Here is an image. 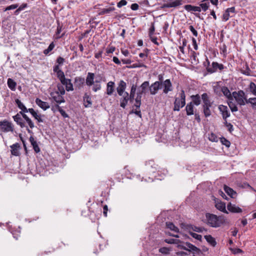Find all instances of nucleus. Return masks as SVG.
Listing matches in <instances>:
<instances>
[{
    "label": "nucleus",
    "mask_w": 256,
    "mask_h": 256,
    "mask_svg": "<svg viewBox=\"0 0 256 256\" xmlns=\"http://www.w3.org/2000/svg\"><path fill=\"white\" fill-rule=\"evenodd\" d=\"M206 224L212 227L218 228L222 224L220 218L215 214L206 213Z\"/></svg>",
    "instance_id": "nucleus-1"
},
{
    "label": "nucleus",
    "mask_w": 256,
    "mask_h": 256,
    "mask_svg": "<svg viewBox=\"0 0 256 256\" xmlns=\"http://www.w3.org/2000/svg\"><path fill=\"white\" fill-rule=\"evenodd\" d=\"M179 98H175L174 102V111H180V108H183L186 104V94L183 90H181L180 93Z\"/></svg>",
    "instance_id": "nucleus-2"
},
{
    "label": "nucleus",
    "mask_w": 256,
    "mask_h": 256,
    "mask_svg": "<svg viewBox=\"0 0 256 256\" xmlns=\"http://www.w3.org/2000/svg\"><path fill=\"white\" fill-rule=\"evenodd\" d=\"M234 98L238 104L240 106H244L246 104V100H248L246 98V97L245 96L244 92L242 90H240L236 92H232V98Z\"/></svg>",
    "instance_id": "nucleus-3"
},
{
    "label": "nucleus",
    "mask_w": 256,
    "mask_h": 256,
    "mask_svg": "<svg viewBox=\"0 0 256 256\" xmlns=\"http://www.w3.org/2000/svg\"><path fill=\"white\" fill-rule=\"evenodd\" d=\"M0 130L4 132H13L14 126L12 122L4 120L0 122Z\"/></svg>",
    "instance_id": "nucleus-4"
},
{
    "label": "nucleus",
    "mask_w": 256,
    "mask_h": 256,
    "mask_svg": "<svg viewBox=\"0 0 256 256\" xmlns=\"http://www.w3.org/2000/svg\"><path fill=\"white\" fill-rule=\"evenodd\" d=\"M162 82H155L150 86H149V90L150 94L155 95L157 94L158 90L162 88Z\"/></svg>",
    "instance_id": "nucleus-5"
},
{
    "label": "nucleus",
    "mask_w": 256,
    "mask_h": 256,
    "mask_svg": "<svg viewBox=\"0 0 256 256\" xmlns=\"http://www.w3.org/2000/svg\"><path fill=\"white\" fill-rule=\"evenodd\" d=\"M222 70L224 68V66L222 64H220L217 62H213L212 64V67L207 68V71L210 73H214L216 72L217 69Z\"/></svg>",
    "instance_id": "nucleus-6"
},
{
    "label": "nucleus",
    "mask_w": 256,
    "mask_h": 256,
    "mask_svg": "<svg viewBox=\"0 0 256 256\" xmlns=\"http://www.w3.org/2000/svg\"><path fill=\"white\" fill-rule=\"evenodd\" d=\"M50 96L52 100L58 104H61L65 102L62 95L60 94L59 92H56L50 93Z\"/></svg>",
    "instance_id": "nucleus-7"
},
{
    "label": "nucleus",
    "mask_w": 256,
    "mask_h": 256,
    "mask_svg": "<svg viewBox=\"0 0 256 256\" xmlns=\"http://www.w3.org/2000/svg\"><path fill=\"white\" fill-rule=\"evenodd\" d=\"M218 109L222 114L223 119L226 120V118L230 116V112L228 107L224 105H220Z\"/></svg>",
    "instance_id": "nucleus-8"
},
{
    "label": "nucleus",
    "mask_w": 256,
    "mask_h": 256,
    "mask_svg": "<svg viewBox=\"0 0 256 256\" xmlns=\"http://www.w3.org/2000/svg\"><path fill=\"white\" fill-rule=\"evenodd\" d=\"M162 86H164V89L163 92L165 94H168L169 92L172 90V82L169 79H167L162 82Z\"/></svg>",
    "instance_id": "nucleus-9"
},
{
    "label": "nucleus",
    "mask_w": 256,
    "mask_h": 256,
    "mask_svg": "<svg viewBox=\"0 0 256 256\" xmlns=\"http://www.w3.org/2000/svg\"><path fill=\"white\" fill-rule=\"evenodd\" d=\"M85 80L81 76H76L74 80V84L76 88L80 90L83 88Z\"/></svg>",
    "instance_id": "nucleus-10"
},
{
    "label": "nucleus",
    "mask_w": 256,
    "mask_h": 256,
    "mask_svg": "<svg viewBox=\"0 0 256 256\" xmlns=\"http://www.w3.org/2000/svg\"><path fill=\"white\" fill-rule=\"evenodd\" d=\"M228 210L231 212L240 213L242 212V209L234 204L229 202L227 205Z\"/></svg>",
    "instance_id": "nucleus-11"
},
{
    "label": "nucleus",
    "mask_w": 256,
    "mask_h": 256,
    "mask_svg": "<svg viewBox=\"0 0 256 256\" xmlns=\"http://www.w3.org/2000/svg\"><path fill=\"white\" fill-rule=\"evenodd\" d=\"M186 245L188 248H186L185 246L181 245H178V246L184 250H188L189 252L192 250L196 252H198L200 251L199 248L190 242H186Z\"/></svg>",
    "instance_id": "nucleus-12"
},
{
    "label": "nucleus",
    "mask_w": 256,
    "mask_h": 256,
    "mask_svg": "<svg viewBox=\"0 0 256 256\" xmlns=\"http://www.w3.org/2000/svg\"><path fill=\"white\" fill-rule=\"evenodd\" d=\"M148 88H149V82L148 81H145L142 83L138 88L137 92L142 95L143 94H146Z\"/></svg>",
    "instance_id": "nucleus-13"
},
{
    "label": "nucleus",
    "mask_w": 256,
    "mask_h": 256,
    "mask_svg": "<svg viewBox=\"0 0 256 256\" xmlns=\"http://www.w3.org/2000/svg\"><path fill=\"white\" fill-rule=\"evenodd\" d=\"M126 83L122 80L120 82L118 86L116 88L118 94L119 96L122 95L126 93Z\"/></svg>",
    "instance_id": "nucleus-14"
},
{
    "label": "nucleus",
    "mask_w": 256,
    "mask_h": 256,
    "mask_svg": "<svg viewBox=\"0 0 256 256\" xmlns=\"http://www.w3.org/2000/svg\"><path fill=\"white\" fill-rule=\"evenodd\" d=\"M61 83L66 86V90L68 92L74 90L73 84L72 83L70 79L65 78L63 80H62Z\"/></svg>",
    "instance_id": "nucleus-15"
},
{
    "label": "nucleus",
    "mask_w": 256,
    "mask_h": 256,
    "mask_svg": "<svg viewBox=\"0 0 256 256\" xmlns=\"http://www.w3.org/2000/svg\"><path fill=\"white\" fill-rule=\"evenodd\" d=\"M120 96H122L120 99V106L123 108H124L128 104V101L129 100L128 93V92H126V93L122 95H120Z\"/></svg>",
    "instance_id": "nucleus-16"
},
{
    "label": "nucleus",
    "mask_w": 256,
    "mask_h": 256,
    "mask_svg": "<svg viewBox=\"0 0 256 256\" xmlns=\"http://www.w3.org/2000/svg\"><path fill=\"white\" fill-rule=\"evenodd\" d=\"M114 82L110 81L107 83L106 94L108 96H111L114 91Z\"/></svg>",
    "instance_id": "nucleus-17"
},
{
    "label": "nucleus",
    "mask_w": 256,
    "mask_h": 256,
    "mask_svg": "<svg viewBox=\"0 0 256 256\" xmlns=\"http://www.w3.org/2000/svg\"><path fill=\"white\" fill-rule=\"evenodd\" d=\"M36 103L38 106L44 110H46L50 108V106L48 102H43L38 98H36Z\"/></svg>",
    "instance_id": "nucleus-18"
},
{
    "label": "nucleus",
    "mask_w": 256,
    "mask_h": 256,
    "mask_svg": "<svg viewBox=\"0 0 256 256\" xmlns=\"http://www.w3.org/2000/svg\"><path fill=\"white\" fill-rule=\"evenodd\" d=\"M11 148V154L15 156H18L20 155L19 149L20 145L18 143H16L10 146Z\"/></svg>",
    "instance_id": "nucleus-19"
},
{
    "label": "nucleus",
    "mask_w": 256,
    "mask_h": 256,
    "mask_svg": "<svg viewBox=\"0 0 256 256\" xmlns=\"http://www.w3.org/2000/svg\"><path fill=\"white\" fill-rule=\"evenodd\" d=\"M94 74L92 72H88L86 82L88 86H92L94 84Z\"/></svg>",
    "instance_id": "nucleus-20"
},
{
    "label": "nucleus",
    "mask_w": 256,
    "mask_h": 256,
    "mask_svg": "<svg viewBox=\"0 0 256 256\" xmlns=\"http://www.w3.org/2000/svg\"><path fill=\"white\" fill-rule=\"evenodd\" d=\"M201 98L203 102L202 106H212V102H210V100L206 93H204L202 94Z\"/></svg>",
    "instance_id": "nucleus-21"
},
{
    "label": "nucleus",
    "mask_w": 256,
    "mask_h": 256,
    "mask_svg": "<svg viewBox=\"0 0 256 256\" xmlns=\"http://www.w3.org/2000/svg\"><path fill=\"white\" fill-rule=\"evenodd\" d=\"M215 206L218 210L224 212H225L226 214L228 213L226 210V204L224 202H222L221 201L216 202Z\"/></svg>",
    "instance_id": "nucleus-22"
},
{
    "label": "nucleus",
    "mask_w": 256,
    "mask_h": 256,
    "mask_svg": "<svg viewBox=\"0 0 256 256\" xmlns=\"http://www.w3.org/2000/svg\"><path fill=\"white\" fill-rule=\"evenodd\" d=\"M83 100L86 108H88L91 106L92 104L91 98L87 93L84 94L83 97Z\"/></svg>",
    "instance_id": "nucleus-23"
},
{
    "label": "nucleus",
    "mask_w": 256,
    "mask_h": 256,
    "mask_svg": "<svg viewBox=\"0 0 256 256\" xmlns=\"http://www.w3.org/2000/svg\"><path fill=\"white\" fill-rule=\"evenodd\" d=\"M13 118L14 121L19 125L20 128H23L26 126L24 122H23V120L21 116H20L19 114H16L13 116Z\"/></svg>",
    "instance_id": "nucleus-24"
},
{
    "label": "nucleus",
    "mask_w": 256,
    "mask_h": 256,
    "mask_svg": "<svg viewBox=\"0 0 256 256\" xmlns=\"http://www.w3.org/2000/svg\"><path fill=\"white\" fill-rule=\"evenodd\" d=\"M221 91L228 100H233L232 94L228 88L226 86L221 88Z\"/></svg>",
    "instance_id": "nucleus-25"
},
{
    "label": "nucleus",
    "mask_w": 256,
    "mask_h": 256,
    "mask_svg": "<svg viewBox=\"0 0 256 256\" xmlns=\"http://www.w3.org/2000/svg\"><path fill=\"white\" fill-rule=\"evenodd\" d=\"M224 189L225 192L231 198H234L236 195V192L229 186L224 185Z\"/></svg>",
    "instance_id": "nucleus-26"
},
{
    "label": "nucleus",
    "mask_w": 256,
    "mask_h": 256,
    "mask_svg": "<svg viewBox=\"0 0 256 256\" xmlns=\"http://www.w3.org/2000/svg\"><path fill=\"white\" fill-rule=\"evenodd\" d=\"M194 105L192 102L188 103L186 107V110L188 116H191L194 114Z\"/></svg>",
    "instance_id": "nucleus-27"
},
{
    "label": "nucleus",
    "mask_w": 256,
    "mask_h": 256,
    "mask_svg": "<svg viewBox=\"0 0 256 256\" xmlns=\"http://www.w3.org/2000/svg\"><path fill=\"white\" fill-rule=\"evenodd\" d=\"M30 142L32 146L34 152L36 153L39 152H40V148L37 144L36 141L35 140L34 138L32 136L30 138Z\"/></svg>",
    "instance_id": "nucleus-28"
},
{
    "label": "nucleus",
    "mask_w": 256,
    "mask_h": 256,
    "mask_svg": "<svg viewBox=\"0 0 256 256\" xmlns=\"http://www.w3.org/2000/svg\"><path fill=\"white\" fill-rule=\"evenodd\" d=\"M186 229L187 230H190L192 229L194 231H195L198 232H202L205 230L204 228L202 227H198L196 226H193L190 224H188L186 226Z\"/></svg>",
    "instance_id": "nucleus-29"
},
{
    "label": "nucleus",
    "mask_w": 256,
    "mask_h": 256,
    "mask_svg": "<svg viewBox=\"0 0 256 256\" xmlns=\"http://www.w3.org/2000/svg\"><path fill=\"white\" fill-rule=\"evenodd\" d=\"M191 98L192 100V102L196 106H199L201 102V98L199 94H197L196 95H192L191 96Z\"/></svg>",
    "instance_id": "nucleus-30"
},
{
    "label": "nucleus",
    "mask_w": 256,
    "mask_h": 256,
    "mask_svg": "<svg viewBox=\"0 0 256 256\" xmlns=\"http://www.w3.org/2000/svg\"><path fill=\"white\" fill-rule=\"evenodd\" d=\"M142 98V94H140L138 93H136V96L135 98V104H134V106L136 108H139L141 105V100Z\"/></svg>",
    "instance_id": "nucleus-31"
},
{
    "label": "nucleus",
    "mask_w": 256,
    "mask_h": 256,
    "mask_svg": "<svg viewBox=\"0 0 256 256\" xmlns=\"http://www.w3.org/2000/svg\"><path fill=\"white\" fill-rule=\"evenodd\" d=\"M204 238L212 246H216V242L215 239L212 237L210 235H206L204 236Z\"/></svg>",
    "instance_id": "nucleus-32"
},
{
    "label": "nucleus",
    "mask_w": 256,
    "mask_h": 256,
    "mask_svg": "<svg viewBox=\"0 0 256 256\" xmlns=\"http://www.w3.org/2000/svg\"><path fill=\"white\" fill-rule=\"evenodd\" d=\"M246 104H250L252 109L256 110V98H250L246 100Z\"/></svg>",
    "instance_id": "nucleus-33"
},
{
    "label": "nucleus",
    "mask_w": 256,
    "mask_h": 256,
    "mask_svg": "<svg viewBox=\"0 0 256 256\" xmlns=\"http://www.w3.org/2000/svg\"><path fill=\"white\" fill-rule=\"evenodd\" d=\"M166 227L170 229L171 230H172L176 232H179V229L176 226L174 225V224L170 222H167L166 223Z\"/></svg>",
    "instance_id": "nucleus-34"
},
{
    "label": "nucleus",
    "mask_w": 256,
    "mask_h": 256,
    "mask_svg": "<svg viewBox=\"0 0 256 256\" xmlns=\"http://www.w3.org/2000/svg\"><path fill=\"white\" fill-rule=\"evenodd\" d=\"M16 104L18 107L23 112L27 111V108L23 104V103L18 99H16L15 100Z\"/></svg>",
    "instance_id": "nucleus-35"
},
{
    "label": "nucleus",
    "mask_w": 256,
    "mask_h": 256,
    "mask_svg": "<svg viewBox=\"0 0 256 256\" xmlns=\"http://www.w3.org/2000/svg\"><path fill=\"white\" fill-rule=\"evenodd\" d=\"M228 104L232 112H236L238 110V107L236 104L232 102V100H229Z\"/></svg>",
    "instance_id": "nucleus-36"
},
{
    "label": "nucleus",
    "mask_w": 256,
    "mask_h": 256,
    "mask_svg": "<svg viewBox=\"0 0 256 256\" xmlns=\"http://www.w3.org/2000/svg\"><path fill=\"white\" fill-rule=\"evenodd\" d=\"M210 107H212V106H202L204 114L206 117L210 116L211 115Z\"/></svg>",
    "instance_id": "nucleus-37"
},
{
    "label": "nucleus",
    "mask_w": 256,
    "mask_h": 256,
    "mask_svg": "<svg viewBox=\"0 0 256 256\" xmlns=\"http://www.w3.org/2000/svg\"><path fill=\"white\" fill-rule=\"evenodd\" d=\"M8 85L10 89L12 90H15L16 82L12 79L9 78L8 80Z\"/></svg>",
    "instance_id": "nucleus-38"
},
{
    "label": "nucleus",
    "mask_w": 256,
    "mask_h": 256,
    "mask_svg": "<svg viewBox=\"0 0 256 256\" xmlns=\"http://www.w3.org/2000/svg\"><path fill=\"white\" fill-rule=\"evenodd\" d=\"M168 2L172 8H175L182 4V0H170Z\"/></svg>",
    "instance_id": "nucleus-39"
},
{
    "label": "nucleus",
    "mask_w": 256,
    "mask_h": 256,
    "mask_svg": "<svg viewBox=\"0 0 256 256\" xmlns=\"http://www.w3.org/2000/svg\"><path fill=\"white\" fill-rule=\"evenodd\" d=\"M100 80H96L95 81V84H94L93 86H92V90L94 92H96L98 90H100L101 89V85L100 84Z\"/></svg>",
    "instance_id": "nucleus-40"
},
{
    "label": "nucleus",
    "mask_w": 256,
    "mask_h": 256,
    "mask_svg": "<svg viewBox=\"0 0 256 256\" xmlns=\"http://www.w3.org/2000/svg\"><path fill=\"white\" fill-rule=\"evenodd\" d=\"M250 92L254 96H256V84L253 82H251L250 84Z\"/></svg>",
    "instance_id": "nucleus-41"
},
{
    "label": "nucleus",
    "mask_w": 256,
    "mask_h": 256,
    "mask_svg": "<svg viewBox=\"0 0 256 256\" xmlns=\"http://www.w3.org/2000/svg\"><path fill=\"white\" fill-rule=\"evenodd\" d=\"M200 4V7L201 9H202L204 11H206L209 6H210V2H207L204 1V0Z\"/></svg>",
    "instance_id": "nucleus-42"
},
{
    "label": "nucleus",
    "mask_w": 256,
    "mask_h": 256,
    "mask_svg": "<svg viewBox=\"0 0 256 256\" xmlns=\"http://www.w3.org/2000/svg\"><path fill=\"white\" fill-rule=\"evenodd\" d=\"M54 44L53 42H52L48 46L47 49H46L44 50V54L46 55H47L54 48Z\"/></svg>",
    "instance_id": "nucleus-43"
},
{
    "label": "nucleus",
    "mask_w": 256,
    "mask_h": 256,
    "mask_svg": "<svg viewBox=\"0 0 256 256\" xmlns=\"http://www.w3.org/2000/svg\"><path fill=\"white\" fill-rule=\"evenodd\" d=\"M56 107L58 108V110L64 118H68V114L65 112L64 110L61 108L58 104H56Z\"/></svg>",
    "instance_id": "nucleus-44"
},
{
    "label": "nucleus",
    "mask_w": 256,
    "mask_h": 256,
    "mask_svg": "<svg viewBox=\"0 0 256 256\" xmlns=\"http://www.w3.org/2000/svg\"><path fill=\"white\" fill-rule=\"evenodd\" d=\"M57 77L59 78L60 82L62 80H63L64 79L66 78L64 76V72L61 70H59L58 72H56Z\"/></svg>",
    "instance_id": "nucleus-45"
},
{
    "label": "nucleus",
    "mask_w": 256,
    "mask_h": 256,
    "mask_svg": "<svg viewBox=\"0 0 256 256\" xmlns=\"http://www.w3.org/2000/svg\"><path fill=\"white\" fill-rule=\"evenodd\" d=\"M165 242L166 243L170 244H178L180 242V240L174 239V238H171L170 240H166Z\"/></svg>",
    "instance_id": "nucleus-46"
},
{
    "label": "nucleus",
    "mask_w": 256,
    "mask_h": 256,
    "mask_svg": "<svg viewBox=\"0 0 256 256\" xmlns=\"http://www.w3.org/2000/svg\"><path fill=\"white\" fill-rule=\"evenodd\" d=\"M114 10L115 8L114 7H110L108 8H104L100 12V14H104L109 13L111 12L114 11Z\"/></svg>",
    "instance_id": "nucleus-47"
},
{
    "label": "nucleus",
    "mask_w": 256,
    "mask_h": 256,
    "mask_svg": "<svg viewBox=\"0 0 256 256\" xmlns=\"http://www.w3.org/2000/svg\"><path fill=\"white\" fill-rule=\"evenodd\" d=\"M220 142L222 144L226 146V147H229L230 146V142L224 138H221Z\"/></svg>",
    "instance_id": "nucleus-48"
},
{
    "label": "nucleus",
    "mask_w": 256,
    "mask_h": 256,
    "mask_svg": "<svg viewBox=\"0 0 256 256\" xmlns=\"http://www.w3.org/2000/svg\"><path fill=\"white\" fill-rule=\"evenodd\" d=\"M190 234L192 238H194L198 240H201L202 238V236L201 235L198 234H197L194 233L193 232H190Z\"/></svg>",
    "instance_id": "nucleus-49"
},
{
    "label": "nucleus",
    "mask_w": 256,
    "mask_h": 256,
    "mask_svg": "<svg viewBox=\"0 0 256 256\" xmlns=\"http://www.w3.org/2000/svg\"><path fill=\"white\" fill-rule=\"evenodd\" d=\"M208 139L210 140L216 142L218 141V137L216 136V135L213 133L210 134L208 136Z\"/></svg>",
    "instance_id": "nucleus-50"
},
{
    "label": "nucleus",
    "mask_w": 256,
    "mask_h": 256,
    "mask_svg": "<svg viewBox=\"0 0 256 256\" xmlns=\"http://www.w3.org/2000/svg\"><path fill=\"white\" fill-rule=\"evenodd\" d=\"M230 16V12H228L226 10L225 12H224L222 16L223 20L225 22L227 21L229 19V18Z\"/></svg>",
    "instance_id": "nucleus-51"
},
{
    "label": "nucleus",
    "mask_w": 256,
    "mask_h": 256,
    "mask_svg": "<svg viewBox=\"0 0 256 256\" xmlns=\"http://www.w3.org/2000/svg\"><path fill=\"white\" fill-rule=\"evenodd\" d=\"M18 7V4H12L10 6H7L5 8L4 11L9 10H14V9Z\"/></svg>",
    "instance_id": "nucleus-52"
},
{
    "label": "nucleus",
    "mask_w": 256,
    "mask_h": 256,
    "mask_svg": "<svg viewBox=\"0 0 256 256\" xmlns=\"http://www.w3.org/2000/svg\"><path fill=\"white\" fill-rule=\"evenodd\" d=\"M159 252L162 254H169L170 250L168 248L166 247H163L162 248H160Z\"/></svg>",
    "instance_id": "nucleus-53"
},
{
    "label": "nucleus",
    "mask_w": 256,
    "mask_h": 256,
    "mask_svg": "<svg viewBox=\"0 0 256 256\" xmlns=\"http://www.w3.org/2000/svg\"><path fill=\"white\" fill-rule=\"evenodd\" d=\"M36 120H37V121L38 122H43V120L41 118V116L40 114H38L37 112H36V114L33 116Z\"/></svg>",
    "instance_id": "nucleus-54"
},
{
    "label": "nucleus",
    "mask_w": 256,
    "mask_h": 256,
    "mask_svg": "<svg viewBox=\"0 0 256 256\" xmlns=\"http://www.w3.org/2000/svg\"><path fill=\"white\" fill-rule=\"evenodd\" d=\"M58 89L60 94L64 95L65 94V90L62 86H58Z\"/></svg>",
    "instance_id": "nucleus-55"
},
{
    "label": "nucleus",
    "mask_w": 256,
    "mask_h": 256,
    "mask_svg": "<svg viewBox=\"0 0 256 256\" xmlns=\"http://www.w3.org/2000/svg\"><path fill=\"white\" fill-rule=\"evenodd\" d=\"M214 90L215 94H216L218 95L220 94V92L221 91V88L219 87V86H214Z\"/></svg>",
    "instance_id": "nucleus-56"
},
{
    "label": "nucleus",
    "mask_w": 256,
    "mask_h": 256,
    "mask_svg": "<svg viewBox=\"0 0 256 256\" xmlns=\"http://www.w3.org/2000/svg\"><path fill=\"white\" fill-rule=\"evenodd\" d=\"M142 67L146 68V66L143 64L138 63V64H133L130 68H142Z\"/></svg>",
    "instance_id": "nucleus-57"
},
{
    "label": "nucleus",
    "mask_w": 256,
    "mask_h": 256,
    "mask_svg": "<svg viewBox=\"0 0 256 256\" xmlns=\"http://www.w3.org/2000/svg\"><path fill=\"white\" fill-rule=\"evenodd\" d=\"M224 124L228 128V130L230 132H232L234 130L233 126L230 123H228L226 120H225Z\"/></svg>",
    "instance_id": "nucleus-58"
},
{
    "label": "nucleus",
    "mask_w": 256,
    "mask_h": 256,
    "mask_svg": "<svg viewBox=\"0 0 256 256\" xmlns=\"http://www.w3.org/2000/svg\"><path fill=\"white\" fill-rule=\"evenodd\" d=\"M126 4H127V2L126 0H121L118 3L117 6L118 8H120L122 6H126Z\"/></svg>",
    "instance_id": "nucleus-59"
},
{
    "label": "nucleus",
    "mask_w": 256,
    "mask_h": 256,
    "mask_svg": "<svg viewBox=\"0 0 256 256\" xmlns=\"http://www.w3.org/2000/svg\"><path fill=\"white\" fill-rule=\"evenodd\" d=\"M154 30H155V28H154V24L152 23V26H151L150 28L149 36H152L154 34Z\"/></svg>",
    "instance_id": "nucleus-60"
},
{
    "label": "nucleus",
    "mask_w": 256,
    "mask_h": 256,
    "mask_svg": "<svg viewBox=\"0 0 256 256\" xmlns=\"http://www.w3.org/2000/svg\"><path fill=\"white\" fill-rule=\"evenodd\" d=\"M189 29L192 32V34L195 36H198V32L197 31L194 29V26H189Z\"/></svg>",
    "instance_id": "nucleus-61"
},
{
    "label": "nucleus",
    "mask_w": 256,
    "mask_h": 256,
    "mask_svg": "<svg viewBox=\"0 0 256 256\" xmlns=\"http://www.w3.org/2000/svg\"><path fill=\"white\" fill-rule=\"evenodd\" d=\"M26 122L28 123L30 128H33L34 127V123L30 118L26 120Z\"/></svg>",
    "instance_id": "nucleus-62"
},
{
    "label": "nucleus",
    "mask_w": 256,
    "mask_h": 256,
    "mask_svg": "<svg viewBox=\"0 0 256 256\" xmlns=\"http://www.w3.org/2000/svg\"><path fill=\"white\" fill-rule=\"evenodd\" d=\"M230 250L234 254H238L242 253V250L241 249L238 248H233V249L231 248Z\"/></svg>",
    "instance_id": "nucleus-63"
},
{
    "label": "nucleus",
    "mask_w": 256,
    "mask_h": 256,
    "mask_svg": "<svg viewBox=\"0 0 256 256\" xmlns=\"http://www.w3.org/2000/svg\"><path fill=\"white\" fill-rule=\"evenodd\" d=\"M138 8L139 6L138 5V4L136 3L132 4L130 6L131 9L133 10H138Z\"/></svg>",
    "instance_id": "nucleus-64"
}]
</instances>
